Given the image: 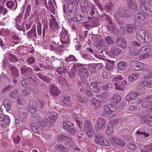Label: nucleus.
<instances>
[{
	"label": "nucleus",
	"instance_id": "4468645a",
	"mask_svg": "<svg viewBox=\"0 0 152 152\" xmlns=\"http://www.w3.org/2000/svg\"><path fill=\"white\" fill-rule=\"evenodd\" d=\"M78 73L80 76L83 77H87L88 73L87 68L84 67L80 68L78 71Z\"/></svg>",
	"mask_w": 152,
	"mask_h": 152
},
{
	"label": "nucleus",
	"instance_id": "6e6d98bb",
	"mask_svg": "<svg viewBox=\"0 0 152 152\" xmlns=\"http://www.w3.org/2000/svg\"><path fill=\"white\" fill-rule=\"evenodd\" d=\"M113 129L112 126H108L105 131V133L108 135H110L113 133Z\"/></svg>",
	"mask_w": 152,
	"mask_h": 152
},
{
	"label": "nucleus",
	"instance_id": "bf43d9fd",
	"mask_svg": "<svg viewBox=\"0 0 152 152\" xmlns=\"http://www.w3.org/2000/svg\"><path fill=\"white\" fill-rule=\"evenodd\" d=\"M118 138L116 137L115 136L110 137V141L113 144H117L118 141L119 140Z\"/></svg>",
	"mask_w": 152,
	"mask_h": 152
},
{
	"label": "nucleus",
	"instance_id": "4be33fe9",
	"mask_svg": "<svg viewBox=\"0 0 152 152\" xmlns=\"http://www.w3.org/2000/svg\"><path fill=\"white\" fill-rule=\"evenodd\" d=\"M126 31L129 33H132L137 29L136 26L134 24H128L126 25Z\"/></svg>",
	"mask_w": 152,
	"mask_h": 152
},
{
	"label": "nucleus",
	"instance_id": "5fc2aeb1",
	"mask_svg": "<svg viewBox=\"0 0 152 152\" xmlns=\"http://www.w3.org/2000/svg\"><path fill=\"white\" fill-rule=\"evenodd\" d=\"M127 146L129 149L132 151L135 150L137 148L135 144L133 142L128 143L127 145Z\"/></svg>",
	"mask_w": 152,
	"mask_h": 152
},
{
	"label": "nucleus",
	"instance_id": "a211bd4d",
	"mask_svg": "<svg viewBox=\"0 0 152 152\" xmlns=\"http://www.w3.org/2000/svg\"><path fill=\"white\" fill-rule=\"evenodd\" d=\"M117 42L118 46H120L122 49H124L127 46V43L125 40L123 38H118Z\"/></svg>",
	"mask_w": 152,
	"mask_h": 152
},
{
	"label": "nucleus",
	"instance_id": "393cba45",
	"mask_svg": "<svg viewBox=\"0 0 152 152\" xmlns=\"http://www.w3.org/2000/svg\"><path fill=\"white\" fill-rule=\"evenodd\" d=\"M107 28L109 32H113L116 30L115 24L112 21L108 22L107 26Z\"/></svg>",
	"mask_w": 152,
	"mask_h": 152
},
{
	"label": "nucleus",
	"instance_id": "ea45409f",
	"mask_svg": "<svg viewBox=\"0 0 152 152\" xmlns=\"http://www.w3.org/2000/svg\"><path fill=\"white\" fill-rule=\"evenodd\" d=\"M140 3L141 4V9L142 11L144 13L148 12L147 8L146 6V5L144 0H140Z\"/></svg>",
	"mask_w": 152,
	"mask_h": 152
},
{
	"label": "nucleus",
	"instance_id": "4d7b16f0",
	"mask_svg": "<svg viewBox=\"0 0 152 152\" xmlns=\"http://www.w3.org/2000/svg\"><path fill=\"white\" fill-rule=\"evenodd\" d=\"M105 40L106 43L108 45H112L114 44V42L111 37L109 36H107L105 38Z\"/></svg>",
	"mask_w": 152,
	"mask_h": 152
},
{
	"label": "nucleus",
	"instance_id": "cd10ccee",
	"mask_svg": "<svg viewBox=\"0 0 152 152\" xmlns=\"http://www.w3.org/2000/svg\"><path fill=\"white\" fill-rule=\"evenodd\" d=\"M96 97L99 99H101L104 102H106L109 97V95L107 92H104L100 95H96Z\"/></svg>",
	"mask_w": 152,
	"mask_h": 152
},
{
	"label": "nucleus",
	"instance_id": "e433bc0d",
	"mask_svg": "<svg viewBox=\"0 0 152 152\" xmlns=\"http://www.w3.org/2000/svg\"><path fill=\"white\" fill-rule=\"evenodd\" d=\"M7 54L8 59L10 61L14 63L18 61V59L13 54L10 53H7Z\"/></svg>",
	"mask_w": 152,
	"mask_h": 152
},
{
	"label": "nucleus",
	"instance_id": "774afa93",
	"mask_svg": "<svg viewBox=\"0 0 152 152\" xmlns=\"http://www.w3.org/2000/svg\"><path fill=\"white\" fill-rule=\"evenodd\" d=\"M18 94V90L15 89L10 93V96L11 98H14Z\"/></svg>",
	"mask_w": 152,
	"mask_h": 152
},
{
	"label": "nucleus",
	"instance_id": "c85d7f7f",
	"mask_svg": "<svg viewBox=\"0 0 152 152\" xmlns=\"http://www.w3.org/2000/svg\"><path fill=\"white\" fill-rule=\"evenodd\" d=\"M143 42L142 43H148L151 42L152 40V38L148 34L145 32L144 37L143 38Z\"/></svg>",
	"mask_w": 152,
	"mask_h": 152
},
{
	"label": "nucleus",
	"instance_id": "f257e3e1",
	"mask_svg": "<svg viewBox=\"0 0 152 152\" xmlns=\"http://www.w3.org/2000/svg\"><path fill=\"white\" fill-rule=\"evenodd\" d=\"M80 7L81 10L83 13L87 14L89 12L90 15L92 16L95 14L96 8L92 3L87 0H82L81 1Z\"/></svg>",
	"mask_w": 152,
	"mask_h": 152
},
{
	"label": "nucleus",
	"instance_id": "9d476101",
	"mask_svg": "<svg viewBox=\"0 0 152 152\" xmlns=\"http://www.w3.org/2000/svg\"><path fill=\"white\" fill-rule=\"evenodd\" d=\"M60 40L61 42L65 44H67L69 42V37L67 33L65 30L63 31L61 33Z\"/></svg>",
	"mask_w": 152,
	"mask_h": 152
},
{
	"label": "nucleus",
	"instance_id": "473e14b6",
	"mask_svg": "<svg viewBox=\"0 0 152 152\" xmlns=\"http://www.w3.org/2000/svg\"><path fill=\"white\" fill-rule=\"evenodd\" d=\"M55 148L56 152H62L66 148L64 146L60 144H56Z\"/></svg>",
	"mask_w": 152,
	"mask_h": 152
},
{
	"label": "nucleus",
	"instance_id": "338daca9",
	"mask_svg": "<svg viewBox=\"0 0 152 152\" xmlns=\"http://www.w3.org/2000/svg\"><path fill=\"white\" fill-rule=\"evenodd\" d=\"M12 39L17 41L21 39L19 36L15 32H13L12 33Z\"/></svg>",
	"mask_w": 152,
	"mask_h": 152
},
{
	"label": "nucleus",
	"instance_id": "69168bd1",
	"mask_svg": "<svg viewBox=\"0 0 152 152\" xmlns=\"http://www.w3.org/2000/svg\"><path fill=\"white\" fill-rule=\"evenodd\" d=\"M143 81H142L138 83L137 86V88L139 90H144V83H143Z\"/></svg>",
	"mask_w": 152,
	"mask_h": 152
},
{
	"label": "nucleus",
	"instance_id": "2f4dec72",
	"mask_svg": "<svg viewBox=\"0 0 152 152\" xmlns=\"http://www.w3.org/2000/svg\"><path fill=\"white\" fill-rule=\"evenodd\" d=\"M127 3L130 9L134 10L137 9V6L135 2L132 1L128 0Z\"/></svg>",
	"mask_w": 152,
	"mask_h": 152
},
{
	"label": "nucleus",
	"instance_id": "aec40b11",
	"mask_svg": "<svg viewBox=\"0 0 152 152\" xmlns=\"http://www.w3.org/2000/svg\"><path fill=\"white\" fill-rule=\"evenodd\" d=\"M140 49L142 54L149 53L152 51V45H145Z\"/></svg>",
	"mask_w": 152,
	"mask_h": 152
},
{
	"label": "nucleus",
	"instance_id": "6e6552de",
	"mask_svg": "<svg viewBox=\"0 0 152 152\" xmlns=\"http://www.w3.org/2000/svg\"><path fill=\"white\" fill-rule=\"evenodd\" d=\"M36 27V25H34L31 30L27 33V37L28 39L35 40L37 38Z\"/></svg>",
	"mask_w": 152,
	"mask_h": 152
},
{
	"label": "nucleus",
	"instance_id": "c756f323",
	"mask_svg": "<svg viewBox=\"0 0 152 152\" xmlns=\"http://www.w3.org/2000/svg\"><path fill=\"white\" fill-rule=\"evenodd\" d=\"M90 88L91 91L95 92H97L99 91V87L98 86L97 84L94 82L91 83L90 85Z\"/></svg>",
	"mask_w": 152,
	"mask_h": 152
},
{
	"label": "nucleus",
	"instance_id": "6ab92c4d",
	"mask_svg": "<svg viewBox=\"0 0 152 152\" xmlns=\"http://www.w3.org/2000/svg\"><path fill=\"white\" fill-rule=\"evenodd\" d=\"M97 125L99 129H102L106 126V121L102 118H99L97 121Z\"/></svg>",
	"mask_w": 152,
	"mask_h": 152
},
{
	"label": "nucleus",
	"instance_id": "f704fd0d",
	"mask_svg": "<svg viewBox=\"0 0 152 152\" xmlns=\"http://www.w3.org/2000/svg\"><path fill=\"white\" fill-rule=\"evenodd\" d=\"M37 75L41 80L46 81L47 83H49L50 82L49 78L47 76H45L43 74L39 73L37 74Z\"/></svg>",
	"mask_w": 152,
	"mask_h": 152
},
{
	"label": "nucleus",
	"instance_id": "4c0bfd02",
	"mask_svg": "<svg viewBox=\"0 0 152 152\" xmlns=\"http://www.w3.org/2000/svg\"><path fill=\"white\" fill-rule=\"evenodd\" d=\"M121 100V97L117 94L113 96L111 99L112 102L114 104L119 102Z\"/></svg>",
	"mask_w": 152,
	"mask_h": 152
},
{
	"label": "nucleus",
	"instance_id": "1a4fd4ad",
	"mask_svg": "<svg viewBox=\"0 0 152 152\" xmlns=\"http://www.w3.org/2000/svg\"><path fill=\"white\" fill-rule=\"evenodd\" d=\"M11 103L10 100L8 99H5L4 102V104L0 106V112H2L3 111V108L8 112L10 110Z\"/></svg>",
	"mask_w": 152,
	"mask_h": 152
},
{
	"label": "nucleus",
	"instance_id": "72a5a7b5",
	"mask_svg": "<svg viewBox=\"0 0 152 152\" xmlns=\"http://www.w3.org/2000/svg\"><path fill=\"white\" fill-rule=\"evenodd\" d=\"M56 70L57 73L60 74H64L67 72L66 68L64 66L57 68Z\"/></svg>",
	"mask_w": 152,
	"mask_h": 152
},
{
	"label": "nucleus",
	"instance_id": "f8f14e48",
	"mask_svg": "<svg viewBox=\"0 0 152 152\" xmlns=\"http://www.w3.org/2000/svg\"><path fill=\"white\" fill-rule=\"evenodd\" d=\"M49 90L51 94L54 96H58L61 93L60 90L55 85H51Z\"/></svg>",
	"mask_w": 152,
	"mask_h": 152
},
{
	"label": "nucleus",
	"instance_id": "052dcab7",
	"mask_svg": "<svg viewBox=\"0 0 152 152\" xmlns=\"http://www.w3.org/2000/svg\"><path fill=\"white\" fill-rule=\"evenodd\" d=\"M143 83L145 86L152 87V80L143 81Z\"/></svg>",
	"mask_w": 152,
	"mask_h": 152
},
{
	"label": "nucleus",
	"instance_id": "7ed1b4c3",
	"mask_svg": "<svg viewBox=\"0 0 152 152\" xmlns=\"http://www.w3.org/2000/svg\"><path fill=\"white\" fill-rule=\"evenodd\" d=\"M135 14L134 16L135 18V23L137 24V25L139 26L140 24L143 22L147 21V18L143 14L140 13L135 12L134 11Z\"/></svg>",
	"mask_w": 152,
	"mask_h": 152
},
{
	"label": "nucleus",
	"instance_id": "a18cd8bd",
	"mask_svg": "<svg viewBox=\"0 0 152 152\" xmlns=\"http://www.w3.org/2000/svg\"><path fill=\"white\" fill-rule=\"evenodd\" d=\"M84 124V130L91 129L92 128L91 122L88 121H85Z\"/></svg>",
	"mask_w": 152,
	"mask_h": 152
},
{
	"label": "nucleus",
	"instance_id": "412c9836",
	"mask_svg": "<svg viewBox=\"0 0 152 152\" xmlns=\"http://www.w3.org/2000/svg\"><path fill=\"white\" fill-rule=\"evenodd\" d=\"M66 141V145L68 148L74 149L75 148V145L73 142L72 139L71 137H69Z\"/></svg>",
	"mask_w": 152,
	"mask_h": 152
},
{
	"label": "nucleus",
	"instance_id": "603ef678",
	"mask_svg": "<svg viewBox=\"0 0 152 152\" xmlns=\"http://www.w3.org/2000/svg\"><path fill=\"white\" fill-rule=\"evenodd\" d=\"M86 134L89 137H91L94 135L93 129H85V130Z\"/></svg>",
	"mask_w": 152,
	"mask_h": 152
},
{
	"label": "nucleus",
	"instance_id": "79ce46f5",
	"mask_svg": "<svg viewBox=\"0 0 152 152\" xmlns=\"http://www.w3.org/2000/svg\"><path fill=\"white\" fill-rule=\"evenodd\" d=\"M68 137H69L64 135L59 134L58 135L57 140L58 142H63L64 141H66Z\"/></svg>",
	"mask_w": 152,
	"mask_h": 152
},
{
	"label": "nucleus",
	"instance_id": "5701e85b",
	"mask_svg": "<svg viewBox=\"0 0 152 152\" xmlns=\"http://www.w3.org/2000/svg\"><path fill=\"white\" fill-rule=\"evenodd\" d=\"M20 72L22 75H25L26 73H29L30 72H32V69L31 67L23 66L20 69Z\"/></svg>",
	"mask_w": 152,
	"mask_h": 152
},
{
	"label": "nucleus",
	"instance_id": "09e8293b",
	"mask_svg": "<svg viewBox=\"0 0 152 152\" xmlns=\"http://www.w3.org/2000/svg\"><path fill=\"white\" fill-rule=\"evenodd\" d=\"M42 27L41 22L38 21L37 25V34L39 36H41L42 34Z\"/></svg>",
	"mask_w": 152,
	"mask_h": 152
},
{
	"label": "nucleus",
	"instance_id": "c9c22d12",
	"mask_svg": "<svg viewBox=\"0 0 152 152\" xmlns=\"http://www.w3.org/2000/svg\"><path fill=\"white\" fill-rule=\"evenodd\" d=\"M91 102L96 108L98 107L101 105V103L99 100L96 98H93L91 100Z\"/></svg>",
	"mask_w": 152,
	"mask_h": 152
},
{
	"label": "nucleus",
	"instance_id": "20e7f679",
	"mask_svg": "<svg viewBox=\"0 0 152 152\" xmlns=\"http://www.w3.org/2000/svg\"><path fill=\"white\" fill-rule=\"evenodd\" d=\"M146 65L137 61L133 60L131 61V67L134 71H140L144 69Z\"/></svg>",
	"mask_w": 152,
	"mask_h": 152
},
{
	"label": "nucleus",
	"instance_id": "2eb2a0df",
	"mask_svg": "<svg viewBox=\"0 0 152 152\" xmlns=\"http://www.w3.org/2000/svg\"><path fill=\"white\" fill-rule=\"evenodd\" d=\"M145 32L142 30H139L137 31L136 33V37L137 40L141 43H143V38Z\"/></svg>",
	"mask_w": 152,
	"mask_h": 152
},
{
	"label": "nucleus",
	"instance_id": "a19ab883",
	"mask_svg": "<svg viewBox=\"0 0 152 152\" xmlns=\"http://www.w3.org/2000/svg\"><path fill=\"white\" fill-rule=\"evenodd\" d=\"M75 4H69L67 6V12L69 13L73 12L74 13H75V9L73 7L74 6Z\"/></svg>",
	"mask_w": 152,
	"mask_h": 152
},
{
	"label": "nucleus",
	"instance_id": "f03ea898",
	"mask_svg": "<svg viewBox=\"0 0 152 152\" xmlns=\"http://www.w3.org/2000/svg\"><path fill=\"white\" fill-rule=\"evenodd\" d=\"M88 20L83 23L82 25L87 29L89 30L91 28H93L99 25L98 20L96 18L88 17Z\"/></svg>",
	"mask_w": 152,
	"mask_h": 152
},
{
	"label": "nucleus",
	"instance_id": "0eeeda50",
	"mask_svg": "<svg viewBox=\"0 0 152 152\" xmlns=\"http://www.w3.org/2000/svg\"><path fill=\"white\" fill-rule=\"evenodd\" d=\"M95 136L94 140L96 144L105 146L109 145V142L100 134H95Z\"/></svg>",
	"mask_w": 152,
	"mask_h": 152
},
{
	"label": "nucleus",
	"instance_id": "864d4df0",
	"mask_svg": "<svg viewBox=\"0 0 152 152\" xmlns=\"http://www.w3.org/2000/svg\"><path fill=\"white\" fill-rule=\"evenodd\" d=\"M103 40L104 39L102 38L99 37V39L97 40H96L95 41V46L98 49H99L100 47H102L101 46V43Z\"/></svg>",
	"mask_w": 152,
	"mask_h": 152
},
{
	"label": "nucleus",
	"instance_id": "8fccbe9b",
	"mask_svg": "<svg viewBox=\"0 0 152 152\" xmlns=\"http://www.w3.org/2000/svg\"><path fill=\"white\" fill-rule=\"evenodd\" d=\"M77 99L78 101L81 103H86L87 100V97L81 96H77Z\"/></svg>",
	"mask_w": 152,
	"mask_h": 152
},
{
	"label": "nucleus",
	"instance_id": "a878e982",
	"mask_svg": "<svg viewBox=\"0 0 152 152\" xmlns=\"http://www.w3.org/2000/svg\"><path fill=\"white\" fill-rule=\"evenodd\" d=\"M142 107L143 108H146L147 112L148 109L151 108L152 107V102L151 101H148L143 103L141 105Z\"/></svg>",
	"mask_w": 152,
	"mask_h": 152
},
{
	"label": "nucleus",
	"instance_id": "c03bdc74",
	"mask_svg": "<svg viewBox=\"0 0 152 152\" xmlns=\"http://www.w3.org/2000/svg\"><path fill=\"white\" fill-rule=\"evenodd\" d=\"M127 67L126 62L122 61L118 63V67L119 69L124 70Z\"/></svg>",
	"mask_w": 152,
	"mask_h": 152
},
{
	"label": "nucleus",
	"instance_id": "423d86ee",
	"mask_svg": "<svg viewBox=\"0 0 152 152\" xmlns=\"http://www.w3.org/2000/svg\"><path fill=\"white\" fill-rule=\"evenodd\" d=\"M63 126L65 130L68 131L71 134H74L76 131L73 124L68 121H65L63 123Z\"/></svg>",
	"mask_w": 152,
	"mask_h": 152
},
{
	"label": "nucleus",
	"instance_id": "e2e57ef3",
	"mask_svg": "<svg viewBox=\"0 0 152 152\" xmlns=\"http://www.w3.org/2000/svg\"><path fill=\"white\" fill-rule=\"evenodd\" d=\"M2 121L6 124H9L10 122V119L9 117L5 115Z\"/></svg>",
	"mask_w": 152,
	"mask_h": 152
},
{
	"label": "nucleus",
	"instance_id": "58836bf2",
	"mask_svg": "<svg viewBox=\"0 0 152 152\" xmlns=\"http://www.w3.org/2000/svg\"><path fill=\"white\" fill-rule=\"evenodd\" d=\"M29 106L31 108L34 110L38 106V104L35 101L33 100L30 101Z\"/></svg>",
	"mask_w": 152,
	"mask_h": 152
},
{
	"label": "nucleus",
	"instance_id": "680f3d73",
	"mask_svg": "<svg viewBox=\"0 0 152 152\" xmlns=\"http://www.w3.org/2000/svg\"><path fill=\"white\" fill-rule=\"evenodd\" d=\"M65 61L68 62L76 61V58L72 55H69L66 58Z\"/></svg>",
	"mask_w": 152,
	"mask_h": 152
},
{
	"label": "nucleus",
	"instance_id": "39448f33",
	"mask_svg": "<svg viewBox=\"0 0 152 152\" xmlns=\"http://www.w3.org/2000/svg\"><path fill=\"white\" fill-rule=\"evenodd\" d=\"M117 15L121 18H129L132 15L130 11H128L126 8L123 7L119 8L118 11Z\"/></svg>",
	"mask_w": 152,
	"mask_h": 152
},
{
	"label": "nucleus",
	"instance_id": "0e129e2a",
	"mask_svg": "<svg viewBox=\"0 0 152 152\" xmlns=\"http://www.w3.org/2000/svg\"><path fill=\"white\" fill-rule=\"evenodd\" d=\"M88 69L91 72H93L94 71L96 70L94 64H90L88 65Z\"/></svg>",
	"mask_w": 152,
	"mask_h": 152
},
{
	"label": "nucleus",
	"instance_id": "49530a36",
	"mask_svg": "<svg viewBox=\"0 0 152 152\" xmlns=\"http://www.w3.org/2000/svg\"><path fill=\"white\" fill-rule=\"evenodd\" d=\"M139 77V75L137 74H133L129 76L128 79L129 81H134Z\"/></svg>",
	"mask_w": 152,
	"mask_h": 152
},
{
	"label": "nucleus",
	"instance_id": "f3484780",
	"mask_svg": "<svg viewBox=\"0 0 152 152\" xmlns=\"http://www.w3.org/2000/svg\"><path fill=\"white\" fill-rule=\"evenodd\" d=\"M41 117L39 114H37L32 117L31 124L35 125H38L40 123Z\"/></svg>",
	"mask_w": 152,
	"mask_h": 152
},
{
	"label": "nucleus",
	"instance_id": "7c9ffc66",
	"mask_svg": "<svg viewBox=\"0 0 152 152\" xmlns=\"http://www.w3.org/2000/svg\"><path fill=\"white\" fill-rule=\"evenodd\" d=\"M151 69H147V70L144 69L143 72H144V76L145 78H151L152 77V72Z\"/></svg>",
	"mask_w": 152,
	"mask_h": 152
},
{
	"label": "nucleus",
	"instance_id": "ddd939ff",
	"mask_svg": "<svg viewBox=\"0 0 152 152\" xmlns=\"http://www.w3.org/2000/svg\"><path fill=\"white\" fill-rule=\"evenodd\" d=\"M138 93L132 92L129 93L126 96L125 100L127 101H130L132 100H134L137 98Z\"/></svg>",
	"mask_w": 152,
	"mask_h": 152
},
{
	"label": "nucleus",
	"instance_id": "dca6fc26",
	"mask_svg": "<svg viewBox=\"0 0 152 152\" xmlns=\"http://www.w3.org/2000/svg\"><path fill=\"white\" fill-rule=\"evenodd\" d=\"M110 55L112 56H118L122 53V51L120 49L117 47H113L111 48L109 52Z\"/></svg>",
	"mask_w": 152,
	"mask_h": 152
},
{
	"label": "nucleus",
	"instance_id": "13d9d810",
	"mask_svg": "<svg viewBox=\"0 0 152 152\" xmlns=\"http://www.w3.org/2000/svg\"><path fill=\"white\" fill-rule=\"evenodd\" d=\"M48 25L47 23H44L42 29V37H44L45 35V33L47 32L48 30Z\"/></svg>",
	"mask_w": 152,
	"mask_h": 152
},
{
	"label": "nucleus",
	"instance_id": "37998d69",
	"mask_svg": "<svg viewBox=\"0 0 152 152\" xmlns=\"http://www.w3.org/2000/svg\"><path fill=\"white\" fill-rule=\"evenodd\" d=\"M109 63L106 64L105 67L106 69L109 72L113 71V66L114 64L113 61H109Z\"/></svg>",
	"mask_w": 152,
	"mask_h": 152
},
{
	"label": "nucleus",
	"instance_id": "3c124183",
	"mask_svg": "<svg viewBox=\"0 0 152 152\" xmlns=\"http://www.w3.org/2000/svg\"><path fill=\"white\" fill-rule=\"evenodd\" d=\"M58 116L57 113L55 112H52L50 113L49 117L51 120L54 121L56 120Z\"/></svg>",
	"mask_w": 152,
	"mask_h": 152
},
{
	"label": "nucleus",
	"instance_id": "bb28decb",
	"mask_svg": "<svg viewBox=\"0 0 152 152\" xmlns=\"http://www.w3.org/2000/svg\"><path fill=\"white\" fill-rule=\"evenodd\" d=\"M58 83L60 85L64 87H66L68 86L66 79L61 76H60L58 77Z\"/></svg>",
	"mask_w": 152,
	"mask_h": 152
},
{
	"label": "nucleus",
	"instance_id": "9b49d317",
	"mask_svg": "<svg viewBox=\"0 0 152 152\" xmlns=\"http://www.w3.org/2000/svg\"><path fill=\"white\" fill-rule=\"evenodd\" d=\"M104 110L106 113L105 114H110L115 110V108L111 104H107L104 106Z\"/></svg>",
	"mask_w": 152,
	"mask_h": 152
},
{
	"label": "nucleus",
	"instance_id": "de8ad7c7",
	"mask_svg": "<svg viewBox=\"0 0 152 152\" xmlns=\"http://www.w3.org/2000/svg\"><path fill=\"white\" fill-rule=\"evenodd\" d=\"M31 92L30 89L28 87H26L23 90L22 95L23 96L29 95Z\"/></svg>",
	"mask_w": 152,
	"mask_h": 152
},
{
	"label": "nucleus",
	"instance_id": "b1692460",
	"mask_svg": "<svg viewBox=\"0 0 152 152\" xmlns=\"http://www.w3.org/2000/svg\"><path fill=\"white\" fill-rule=\"evenodd\" d=\"M98 54H94L95 56L99 59H101L102 57H105V52L103 51L102 47H100L98 51Z\"/></svg>",
	"mask_w": 152,
	"mask_h": 152
}]
</instances>
